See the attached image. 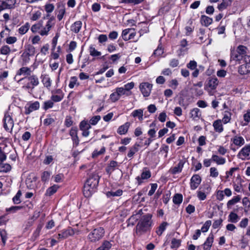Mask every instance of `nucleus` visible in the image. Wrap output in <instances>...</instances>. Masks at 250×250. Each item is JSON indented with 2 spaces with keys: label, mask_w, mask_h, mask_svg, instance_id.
Listing matches in <instances>:
<instances>
[{
  "label": "nucleus",
  "mask_w": 250,
  "mask_h": 250,
  "mask_svg": "<svg viewBox=\"0 0 250 250\" xmlns=\"http://www.w3.org/2000/svg\"><path fill=\"white\" fill-rule=\"evenodd\" d=\"M26 80H27L28 83L26 84L23 85L22 88L27 90L29 93L32 94L35 87L38 86L39 84L38 77L35 75H31L30 76L20 79L19 81Z\"/></svg>",
  "instance_id": "nucleus-4"
},
{
  "label": "nucleus",
  "mask_w": 250,
  "mask_h": 250,
  "mask_svg": "<svg viewBox=\"0 0 250 250\" xmlns=\"http://www.w3.org/2000/svg\"><path fill=\"white\" fill-rule=\"evenodd\" d=\"M100 177L96 173L91 174L83 186V192L85 197H89L95 191L98 186Z\"/></svg>",
  "instance_id": "nucleus-2"
},
{
  "label": "nucleus",
  "mask_w": 250,
  "mask_h": 250,
  "mask_svg": "<svg viewBox=\"0 0 250 250\" xmlns=\"http://www.w3.org/2000/svg\"><path fill=\"white\" fill-rule=\"evenodd\" d=\"M152 85L148 83H143L140 85V89L144 97H148L151 92Z\"/></svg>",
  "instance_id": "nucleus-11"
},
{
  "label": "nucleus",
  "mask_w": 250,
  "mask_h": 250,
  "mask_svg": "<svg viewBox=\"0 0 250 250\" xmlns=\"http://www.w3.org/2000/svg\"><path fill=\"white\" fill-rule=\"evenodd\" d=\"M201 178L198 174H194L190 179V187L191 189L195 190L201 183Z\"/></svg>",
  "instance_id": "nucleus-13"
},
{
  "label": "nucleus",
  "mask_w": 250,
  "mask_h": 250,
  "mask_svg": "<svg viewBox=\"0 0 250 250\" xmlns=\"http://www.w3.org/2000/svg\"><path fill=\"white\" fill-rule=\"evenodd\" d=\"M131 115L134 117H138L139 120L142 121L143 119V110L142 109L135 110Z\"/></svg>",
  "instance_id": "nucleus-36"
},
{
  "label": "nucleus",
  "mask_w": 250,
  "mask_h": 250,
  "mask_svg": "<svg viewBox=\"0 0 250 250\" xmlns=\"http://www.w3.org/2000/svg\"><path fill=\"white\" fill-rule=\"evenodd\" d=\"M82 26V22L80 21H75L71 25L70 30L75 33L79 32Z\"/></svg>",
  "instance_id": "nucleus-23"
},
{
  "label": "nucleus",
  "mask_w": 250,
  "mask_h": 250,
  "mask_svg": "<svg viewBox=\"0 0 250 250\" xmlns=\"http://www.w3.org/2000/svg\"><path fill=\"white\" fill-rule=\"evenodd\" d=\"M3 121V127L8 132H11L14 126V121L10 115L5 114Z\"/></svg>",
  "instance_id": "nucleus-8"
},
{
  "label": "nucleus",
  "mask_w": 250,
  "mask_h": 250,
  "mask_svg": "<svg viewBox=\"0 0 250 250\" xmlns=\"http://www.w3.org/2000/svg\"><path fill=\"white\" fill-rule=\"evenodd\" d=\"M47 118H46L43 121V124L45 125L48 126L55 122L54 119L51 118L50 115H47Z\"/></svg>",
  "instance_id": "nucleus-54"
},
{
  "label": "nucleus",
  "mask_w": 250,
  "mask_h": 250,
  "mask_svg": "<svg viewBox=\"0 0 250 250\" xmlns=\"http://www.w3.org/2000/svg\"><path fill=\"white\" fill-rule=\"evenodd\" d=\"M232 140L234 144L239 146L243 145L245 143L244 139L241 136H235Z\"/></svg>",
  "instance_id": "nucleus-35"
},
{
  "label": "nucleus",
  "mask_w": 250,
  "mask_h": 250,
  "mask_svg": "<svg viewBox=\"0 0 250 250\" xmlns=\"http://www.w3.org/2000/svg\"><path fill=\"white\" fill-rule=\"evenodd\" d=\"M31 70L30 68L27 67H22L17 72V76L21 75L30 76L31 75Z\"/></svg>",
  "instance_id": "nucleus-26"
},
{
  "label": "nucleus",
  "mask_w": 250,
  "mask_h": 250,
  "mask_svg": "<svg viewBox=\"0 0 250 250\" xmlns=\"http://www.w3.org/2000/svg\"><path fill=\"white\" fill-rule=\"evenodd\" d=\"M120 97L118 93L116 91V92L112 93L110 96V100L113 102L118 101L120 99Z\"/></svg>",
  "instance_id": "nucleus-64"
},
{
  "label": "nucleus",
  "mask_w": 250,
  "mask_h": 250,
  "mask_svg": "<svg viewBox=\"0 0 250 250\" xmlns=\"http://www.w3.org/2000/svg\"><path fill=\"white\" fill-rule=\"evenodd\" d=\"M151 176V172L146 167L143 169V172L141 173V176H137L136 179L137 181L138 185H140L143 183V180H147Z\"/></svg>",
  "instance_id": "nucleus-12"
},
{
  "label": "nucleus",
  "mask_w": 250,
  "mask_h": 250,
  "mask_svg": "<svg viewBox=\"0 0 250 250\" xmlns=\"http://www.w3.org/2000/svg\"><path fill=\"white\" fill-rule=\"evenodd\" d=\"M52 178L54 179V181L56 183H60L62 182V179L64 178L63 174H58L55 176H52Z\"/></svg>",
  "instance_id": "nucleus-62"
},
{
  "label": "nucleus",
  "mask_w": 250,
  "mask_h": 250,
  "mask_svg": "<svg viewBox=\"0 0 250 250\" xmlns=\"http://www.w3.org/2000/svg\"><path fill=\"white\" fill-rule=\"evenodd\" d=\"M73 123V122L72 120V117L70 116H67L64 121L65 125L66 127H69L72 125Z\"/></svg>",
  "instance_id": "nucleus-59"
},
{
  "label": "nucleus",
  "mask_w": 250,
  "mask_h": 250,
  "mask_svg": "<svg viewBox=\"0 0 250 250\" xmlns=\"http://www.w3.org/2000/svg\"><path fill=\"white\" fill-rule=\"evenodd\" d=\"M218 83L219 81L216 77H209L205 83L204 89L209 95H213L214 94L213 91L216 89Z\"/></svg>",
  "instance_id": "nucleus-6"
},
{
  "label": "nucleus",
  "mask_w": 250,
  "mask_h": 250,
  "mask_svg": "<svg viewBox=\"0 0 250 250\" xmlns=\"http://www.w3.org/2000/svg\"><path fill=\"white\" fill-rule=\"evenodd\" d=\"M130 125V123L126 122L124 125L119 126L117 130L118 133L120 135H123L126 133Z\"/></svg>",
  "instance_id": "nucleus-24"
},
{
  "label": "nucleus",
  "mask_w": 250,
  "mask_h": 250,
  "mask_svg": "<svg viewBox=\"0 0 250 250\" xmlns=\"http://www.w3.org/2000/svg\"><path fill=\"white\" fill-rule=\"evenodd\" d=\"M0 235L1 238L2 242L3 245H5L7 238L6 231L4 229L0 230Z\"/></svg>",
  "instance_id": "nucleus-61"
},
{
  "label": "nucleus",
  "mask_w": 250,
  "mask_h": 250,
  "mask_svg": "<svg viewBox=\"0 0 250 250\" xmlns=\"http://www.w3.org/2000/svg\"><path fill=\"white\" fill-rule=\"evenodd\" d=\"M237 157L243 160H249L250 159V145L245 146L239 151Z\"/></svg>",
  "instance_id": "nucleus-9"
},
{
  "label": "nucleus",
  "mask_w": 250,
  "mask_h": 250,
  "mask_svg": "<svg viewBox=\"0 0 250 250\" xmlns=\"http://www.w3.org/2000/svg\"><path fill=\"white\" fill-rule=\"evenodd\" d=\"M2 2L1 4L4 8H11L15 3L16 0H1Z\"/></svg>",
  "instance_id": "nucleus-32"
},
{
  "label": "nucleus",
  "mask_w": 250,
  "mask_h": 250,
  "mask_svg": "<svg viewBox=\"0 0 250 250\" xmlns=\"http://www.w3.org/2000/svg\"><path fill=\"white\" fill-rule=\"evenodd\" d=\"M222 121L220 119L215 120L213 123V126L214 130L218 133H221L224 130V128L222 124Z\"/></svg>",
  "instance_id": "nucleus-17"
},
{
  "label": "nucleus",
  "mask_w": 250,
  "mask_h": 250,
  "mask_svg": "<svg viewBox=\"0 0 250 250\" xmlns=\"http://www.w3.org/2000/svg\"><path fill=\"white\" fill-rule=\"evenodd\" d=\"M64 94L52 95L51 97L52 101L53 102H59L62 100L63 98Z\"/></svg>",
  "instance_id": "nucleus-51"
},
{
  "label": "nucleus",
  "mask_w": 250,
  "mask_h": 250,
  "mask_svg": "<svg viewBox=\"0 0 250 250\" xmlns=\"http://www.w3.org/2000/svg\"><path fill=\"white\" fill-rule=\"evenodd\" d=\"M101 119V116L99 115L93 116L89 121V124L92 125H95Z\"/></svg>",
  "instance_id": "nucleus-58"
},
{
  "label": "nucleus",
  "mask_w": 250,
  "mask_h": 250,
  "mask_svg": "<svg viewBox=\"0 0 250 250\" xmlns=\"http://www.w3.org/2000/svg\"><path fill=\"white\" fill-rule=\"evenodd\" d=\"M123 194V190L122 189H119L116 191H108L106 193V196L108 197H115V196H120Z\"/></svg>",
  "instance_id": "nucleus-38"
},
{
  "label": "nucleus",
  "mask_w": 250,
  "mask_h": 250,
  "mask_svg": "<svg viewBox=\"0 0 250 250\" xmlns=\"http://www.w3.org/2000/svg\"><path fill=\"white\" fill-rule=\"evenodd\" d=\"M91 128V125L87 121H82L80 124V129L82 130H89Z\"/></svg>",
  "instance_id": "nucleus-43"
},
{
  "label": "nucleus",
  "mask_w": 250,
  "mask_h": 250,
  "mask_svg": "<svg viewBox=\"0 0 250 250\" xmlns=\"http://www.w3.org/2000/svg\"><path fill=\"white\" fill-rule=\"evenodd\" d=\"M241 200L240 197L238 195L234 197L232 199L229 200L227 203V207L229 208L230 206L235 204L239 202Z\"/></svg>",
  "instance_id": "nucleus-44"
},
{
  "label": "nucleus",
  "mask_w": 250,
  "mask_h": 250,
  "mask_svg": "<svg viewBox=\"0 0 250 250\" xmlns=\"http://www.w3.org/2000/svg\"><path fill=\"white\" fill-rule=\"evenodd\" d=\"M236 49L239 52V54H241V55L244 57V59L245 58V56H248L246 55L248 51V49L247 47L242 45H240L237 47Z\"/></svg>",
  "instance_id": "nucleus-37"
},
{
  "label": "nucleus",
  "mask_w": 250,
  "mask_h": 250,
  "mask_svg": "<svg viewBox=\"0 0 250 250\" xmlns=\"http://www.w3.org/2000/svg\"><path fill=\"white\" fill-rule=\"evenodd\" d=\"M211 225V220H208L206 221L205 224L202 226L201 229L200 230L203 232H206L208 231V230L209 227H210Z\"/></svg>",
  "instance_id": "nucleus-49"
},
{
  "label": "nucleus",
  "mask_w": 250,
  "mask_h": 250,
  "mask_svg": "<svg viewBox=\"0 0 250 250\" xmlns=\"http://www.w3.org/2000/svg\"><path fill=\"white\" fill-rule=\"evenodd\" d=\"M200 21L202 25L207 27L212 23L213 20L211 18L205 15H202Z\"/></svg>",
  "instance_id": "nucleus-27"
},
{
  "label": "nucleus",
  "mask_w": 250,
  "mask_h": 250,
  "mask_svg": "<svg viewBox=\"0 0 250 250\" xmlns=\"http://www.w3.org/2000/svg\"><path fill=\"white\" fill-rule=\"evenodd\" d=\"M167 225V222H163L160 225L158 229L156 230V233L159 236H160L162 234L164 231L166 229V228Z\"/></svg>",
  "instance_id": "nucleus-47"
},
{
  "label": "nucleus",
  "mask_w": 250,
  "mask_h": 250,
  "mask_svg": "<svg viewBox=\"0 0 250 250\" xmlns=\"http://www.w3.org/2000/svg\"><path fill=\"white\" fill-rule=\"evenodd\" d=\"M245 63L238 68V73L241 75H246L250 72V56H245Z\"/></svg>",
  "instance_id": "nucleus-7"
},
{
  "label": "nucleus",
  "mask_w": 250,
  "mask_h": 250,
  "mask_svg": "<svg viewBox=\"0 0 250 250\" xmlns=\"http://www.w3.org/2000/svg\"><path fill=\"white\" fill-rule=\"evenodd\" d=\"M35 48L32 45H28L26 49V52L23 54V55L24 54L26 56H33L35 54Z\"/></svg>",
  "instance_id": "nucleus-40"
},
{
  "label": "nucleus",
  "mask_w": 250,
  "mask_h": 250,
  "mask_svg": "<svg viewBox=\"0 0 250 250\" xmlns=\"http://www.w3.org/2000/svg\"><path fill=\"white\" fill-rule=\"evenodd\" d=\"M51 172L48 171H44L42 172L41 176V179L43 182L48 181L50 178Z\"/></svg>",
  "instance_id": "nucleus-48"
},
{
  "label": "nucleus",
  "mask_w": 250,
  "mask_h": 250,
  "mask_svg": "<svg viewBox=\"0 0 250 250\" xmlns=\"http://www.w3.org/2000/svg\"><path fill=\"white\" fill-rule=\"evenodd\" d=\"M59 186L54 185L53 186L48 188L45 192V195L50 196L56 192Z\"/></svg>",
  "instance_id": "nucleus-31"
},
{
  "label": "nucleus",
  "mask_w": 250,
  "mask_h": 250,
  "mask_svg": "<svg viewBox=\"0 0 250 250\" xmlns=\"http://www.w3.org/2000/svg\"><path fill=\"white\" fill-rule=\"evenodd\" d=\"M42 82L44 86L49 88L51 85V80L48 75H42L41 77Z\"/></svg>",
  "instance_id": "nucleus-21"
},
{
  "label": "nucleus",
  "mask_w": 250,
  "mask_h": 250,
  "mask_svg": "<svg viewBox=\"0 0 250 250\" xmlns=\"http://www.w3.org/2000/svg\"><path fill=\"white\" fill-rule=\"evenodd\" d=\"M11 169V166L8 163H4V161L0 162V172L7 173Z\"/></svg>",
  "instance_id": "nucleus-28"
},
{
  "label": "nucleus",
  "mask_w": 250,
  "mask_h": 250,
  "mask_svg": "<svg viewBox=\"0 0 250 250\" xmlns=\"http://www.w3.org/2000/svg\"><path fill=\"white\" fill-rule=\"evenodd\" d=\"M21 195V192L19 190L16 195L13 198V201L14 204H18L21 203L20 197Z\"/></svg>",
  "instance_id": "nucleus-52"
},
{
  "label": "nucleus",
  "mask_w": 250,
  "mask_h": 250,
  "mask_svg": "<svg viewBox=\"0 0 250 250\" xmlns=\"http://www.w3.org/2000/svg\"><path fill=\"white\" fill-rule=\"evenodd\" d=\"M30 27V24L28 22H26L25 24L21 26L19 28L18 31L19 33L21 35H23L25 34L28 30H29Z\"/></svg>",
  "instance_id": "nucleus-41"
},
{
  "label": "nucleus",
  "mask_w": 250,
  "mask_h": 250,
  "mask_svg": "<svg viewBox=\"0 0 250 250\" xmlns=\"http://www.w3.org/2000/svg\"><path fill=\"white\" fill-rule=\"evenodd\" d=\"M0 53L3 55H7L10 52V48L8 45H4L0 48Z\"/></svg>",
  "instance_id": "nucleus-56"
},
{
  "label": "nucleus",
  "mask_w": 250,
  "mask_h": 250,
  "mask_svg": "<svg viewBox=\"0 0 250 250\" xmlns=\"http://www.w3.org/2000/svg\"><path fill=\"white\" fill-rule=\"evenodd\" d=\"M213 242V235L210 234L204 243V250H210Z\"/></svg>",
  "instance_id": "nucleus-19"
},
{
  "label": "nucleus",
  "mask_w": 250,
  "mask_h": 250,
  "mask_svg": "<svg viewBox=\"0 0 250 250\" xmlns=\"http://www.w3.org/2000/svg\"><path fill=\"white\" fill-rule=\"evenodd\" d=\"M140 146V145L138 144L137 143H136L134 144L133 146L129 148V150L128 151V153L127 154V156L129 158H132L133 155L138 151L139 150V147Z\"/></svg>",
  "instance_id": "nucleus-30"
},
{
  "label": "nucleus",
  "mask_w": 250,
  "mask_h": 250,
  "mask_svg": "<svg viewBox=\"0 0 250 250\" xmlns=\"http://www.w3.org/2000/svg\"><path fill=\"white\" fill-rule=\"evenodd\" d=\"M244 57L239 54L237 50L231 49L230 52V59L235 61H239L241 60Z\"/></svg>",
  "instance_id": "nucleus-18"
},
{
  "label": "nucleus",
  "mask_w": 250,
  "mask_h": 250,
  "mask_svg": "<svg viewBox=\"0 0 250 250\" xmlns=\"http://www.w3.org/2000/svg\"><path fill=\"white\" fill-rule=\"evenodd\" d=\"M112 244L109 241H104L99 249L100 250H109Z\"/></svg>",
  "instance_id": "nucleus-46"
},
{
  "label": "nucleus",
  "mask_w": 250,
  "mask_h": 250,
  "mask_svg": "<svg viewBox=\"0 0 250 250\" xmlns=\"http://www.w3.org/2000/svg\"><path fill=\"white\" fill-rule=\"evenodd\" d=\"M40 107V103L38 101H36L33 103L27 105L25 107V114H29L33 111L38 109Z\"/></svg>",
  "instance_id": "nucleus-15"
},
{
  "label": "nucleus",
  "mask_w": 250,
  "mask_h": 250,
  "mask_svg": "<svg viewBox=\"0 0 250 250\" xmlns=\"http://www.w3.org/2000/svg\"><path fill=\"white\" fill-rule=\"evenodd\" d=\"M181 244V241L176 238H173L171 241V248H178Z\"/></svg>",
  "instance_id": "nucleus-55"
},
{
  "label": "nucleus",
  "mask_w": 250,
  "mask_h": 250,
  "mask_svg": "<svg viewBox=\"0 0 250 250\" xmlns=\"http://www.w3.org/2000/svg\"><path fill=\"white\" fill-rule=\"evenodd\" d=\"M172 200L174 204L180 205L183 201V195L180 193H176L174 195Z\"/></svg>",
  "instance_id": "nucleus-39"
},
{
  "label": "nucleus",
  "mask_w": 250,
  "mask_h": 250,
  "mask_svg": "<svg viewBox=\"0 0 250 250\" xmlns=\"http://www.w3.org/2000/svg\"><path fill=\"white\" fill-rule=\"evenodd\" d=\"M219 175V173L216 167H212L210 168V176L212 177H217Z\"/></svg>",
  "instance_id": "nucleus-63"
},
{
  "label": "nucleus",
  "mask_w": 250,
  "mask_h": 250,
  "mask_svg": "<svg viewBox=\"0 0 250 250\" xmlns=\"http://www.w3.org/2000/svg\"><path fill=\"white\" fill-rule=\"evenodd\" d=\"M242 203L244 206L245 207V211L250 210V201L248 197H244L242 200Z\"/></svg>",
  "instance_id": "nucleus-50"
},
{
  "label": "nucleus",
  "mask_w": 250,
  "mask_h": 250,
  "mask_svg": "<svg viewBox=\"0 0 250 250\" xmlns=\"http://www.w3.org/2000/svg\"><path fill=\"white\" fill-rule=\"evenodd\" d=\"M104 229L102 227H98L93 229L88 235V240L92 243L100 240L104 235Z\"/></svg>",
  "instance_id": "nucleus-5"
},
{
  "label": "nucleus",
  "mask_w": 250,
  "mask_h": 250,
  "mask_svg": "<svg viewBox=\"0 0 250 250\" xmlns=\"http://www.w3.org/2000/svg\"><path fill=\"white\" fill-rule=\"evenodd\" d=\"M118 166V163L115 161H111L105 168V171L107 174L110 175Z\"/></svg>",
  "instance_id": "nucleus-16"
},
{
  "label": "nucleus",
  "mask_w": 250,
  "mask_h": 250,
  "mask_svg": "<svg viewBox=\"0 0 250 250\" xmlns=\"http://www.w3.org/2000/svg\"><path fill=\"white\" fill-rule=\"evenodd\" d=\"M239 219L238 215L233 212H231L228 217V221L232 223H237Z\"/></svg>",
  "instance_id": "nucleus-34"
},
{
  "label": "nucleus",
  "mask_w": 250,
  "mask_h": 250,
  "mask_svg": "<svg viewBox=\"0 0 250 250\" xmlns=\"http://www.w3.org/2000/svg\"><path fill=\"white\" fill-rule=\"evenodd\" d=\"M43 20H47L44 26L43 25V21L41 20L31 26V30L33 33H38L42 36L48 35L49 31L55 24V18L47 14L46 17L43 18Z\"/></svg>",
  "instance_id": "nucleus-1"
},
{
  "label": "nucleus",
  "mask_w": 250,
  "mask_h": 250,
  "mask_svg": "<svg viewBox=\"0 0 250 250\" xmlns=\"http://www.w3.org/2000/svg\"><path fill=\"white\" fill-rule=\"evenodd\" d=\"M151 217L150 214L143 216L136 225V232L142 233L148 230L151 225Z\"/></svg>",
  "instance_id": "nucleus-3"
},
{
  "label": "nucleus",
  "mask_w": 250,
  "mask_h": 250,
  "mask_svg": "<svg viewBox=\"0 0 250 250\" xmlns=\"http://www.w3.org/2000/svg\"><path fill=\"white\" fill-rule=\"evenodd\" d=\"M223 221V220L222 218L215 220L213 223L212 228L214 229L218 228L220 226L222 225Z\"/></svg>",
  "instance_id": "nucleus-60"
},
{
  "label": "nucleus",
  "mask_w": 250,
  "mask_h": 250,
  "mask_svg": "<svg viewBox=\"0 0 250 250\" xmlns=\"http://www.w3.org/2000/svg\"><path fill=\"white\" fill-rule=\"evenodd\" d=\"M232 2V0H222V2L218 5L217 8L219 11H222L230 6Z\"/></svg>",
  "instance_id": "nucleus-22"
},
{
  "label": "nucleus",
  "mask_w": 250,
  "mask_h": 250,
  "mask_svg": "<svg viewBox=\"0 0 250 250\" xmlns=\"http://www.w3.org/2000/svg\"><path fill=\"white\" fill-rule=\"evenodd\" d=\"M116 91L118 93L120 97L123 95L128 96L131 94V92H127L124 87H117Z\"/></svg>",
  "instance_id": "nucleus-45"
},
{
  "label": "nucleus",
  "mask_w": 250,
  "mask_h": 250,
  "mask_svg": "<svg viewBox=\"0 0 250 250\" xmlns=\"http://www.w3.org/2000/svg\"><path fill=\"white\" fill-rule=\"evenodd\" d=\"M211 160L218 165H223L226 162V159L219 156L216 154H213L211 156Z\"/></svg>",
  "instance_id": "nucleus-20"
},
{
  "label": "nucleus",
  "mask_w": 250,
  "mask_h": 250,
  "mask_svg": "<svg viewBox=\"0 0 250 250\" xmlns=\"http://www.w3.org/2000/svg\"><path fill=\"white\" fill-rule=\"evenodd\" d=\"M89 50L90 55L93 57H98L101 55V52L97 51L93 45L89 47Z\"/></svg>",
  "instance_id": "nucleus-42"
},
{
  "label": "nucleus",
  "mask_w": 250,
  "mask_h": 250,
  "mask_svg": "<svg viewBox=\"0 0 250 250\" xmlns=\"http://www.w3.org/2000/svg\"><path fill=\"white\" fill-rule=\"evenodd\" d=\"M74 230L71 228L63 229L58 234L57 238L60 241L67 238L68 236L73 235Z\"/></svg>",
  "instance_id": "nucleus-14"
},
{
  "label": "nucleus",
  "mask_w": 250,
  "mask_h": 250,
  "mask_svg": "<svg viewBox=\"0 0 250 250\" xmlns=\"http://www.w3.org/2000/svg\"><path fill=\"white\" fill-rule=\"evenodd\" d=\"M190 117L194 120H198L201 116L200 110L198 108L192 109L190 113Z\"/></svg>",
  "instance_id": "nucleus-29"
},
{
  "label": "nucleus",
  "mask_w": 250,
  "mask_h": 250,
  "mask_svg": "<svg viewBox=\"0 0 250 250\" xmlns=\"http://www.w3.org/2000/svg\"><path fill=\"white\" fill-rule=\"evenodd\" d=\"M53 105L54 103L52 101V100H48L44 102L43 108L45 110H47L49 108H52Z\"/></svg>",
  "instance_id": "nucleus-53"
},
{
  "label": "nucleus",
  "mask_w": 250,
  "mask_h": 250,
  "mask_svg": "<svg viewBox=\"0 0 250 250\" xmlns=\"http://www.w3.org/2000/svg\"><path fill=\"white\" fill-rule=\"evenodd\" d=\"M56 12L57 13V18L58 20L61 21L62 19L63 16L65 13L64 6L63 5L58 6V9L56 10Z\"/></svg>",
  "instance_id": "nucleus-25"
},
{
  "label": "nucleus",
  "mask_w": 250,
  "mask_h": 250,
  "mask_svg": "<svg viewBox=\"0 0 250 250\" xmlns=\"http://www.w3.org/2000/svg\"><path fill=\"white\" fill-rule=\"evenodd\" d=\"M77 78L75 76L71 77L68 85L69 88H73L74 86L77 83Z\"/></svg>",
  "instance_id": "nucleus-57"
},
{
  "label": "nucleus",
  "mask_w": 250,
  "mask_h": 250,
  "mask_svg": "<svg viewBox=\"0 0 250 250\" xmlns=\"http://www.w3.org/2000/svg\"><path fill=\"white\" fill-rule=\"evenodd\" d=\"M186 162V160L185 158L180 160L176 166L173 167H171L169 169V172L172 174H176L177 173H180L182 171Z\"/></svg>",
  "instance_id": "nucleus-10"
},
{
  "label": "nucleus",
  "mask_w": 250,
  "mask_h": 250,
  "mask_svg": "<svg viewBox=\"0 0 250 250\" xmlns=\"http://www.w3.org/2000/svg\"><path fill=\"white\" fill-rule=\"evenodd\" d=\"M231 117V113L230 112L225 111L223 113V118L221 121L224 124H226L230 122Z\"/></svg>",
  "instance_id": "nucleus-33"
}]
</instances>
